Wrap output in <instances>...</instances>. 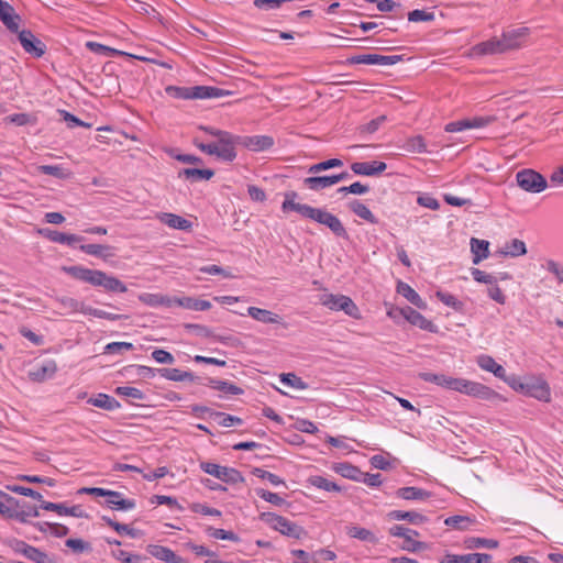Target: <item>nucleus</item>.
I'll return each instance as SVG.
<instances>
[{"label": "nucleus", "mask_w": 563, "mask_h": 563, "mask_svg": "<svg viewBox=\"0 0 563 563\" xmlns=\"http://www.w3.org/2000/svg\"><path fill=\"white\" fill-rule=\"evenodd\" d=\"M298 194L296 191H287L285 194V200L282 205L284 212L295 211L306 219H310L320 224L325 225L331 232L338 236L347 240L349 234L341 220L331 212L324 209L314 208L306 203L296 202Z\"/></svg>", "instance_id": "nucleus-1"}, {"label": "nucleus", "mask_w": 563, "mask_h": 563, "mask_svg": "<svg viewBox=\"0 0 563 563\" xmlns=\"http://www.w3.org/2000/svg\"><path fill=\"white\" fill-rule=\"evenodd\" d=\"M478 364L482 368L493 372L495 376L503 378L509 387H548V383L540 376L506 377L505 368L497 364L492 356L482 355L478 358Z\"/></svg>", "instance_id": "nucleus-2"}, {"label": "nucleus", "mask_w": 563, "mask_h": 563, "mask_svg": "<svg viewBox=\"0 0 563 563\" xmlns=\"http://www.w3.org/2000/svg\"><path fill=\"white\" fill-rule=\"evenodd\" d=\"M260 519L284 536L300 539L306 534L302 527L274 512H262Z\"/></svg>", "instance_id": "nucleus-3"}, {"label": "nucleus", "mask_w": 563, "mask_h": 563, "mask_svg": "<svg viewBox=\"0 0 563 563\" xmlns=\"http://www.w3.org/2000/svg\"><path fill=\"white\" fill-rule=\"evenodd\" d=\"M320 303L324 307L334 310V311H344L347 316L358 319L360 316V309L354 303V301L344 295H334V294H328L324 292L320 295Z\"/></svg>", "instance_id": "nucleus-4"}, {"label": "nucleus", "mask_w": 563, "mask_h": 563, "mask_svg": "<svg viewBox=\"0 0 563 563\" xmlns=\"http://www.w3.org/2000/svg\"><path fill=\"white\" fill-rule=\"evenodd\" d=\"M517 185L528 192L538 194L543 191L547 186V179L533 169H522L516 175Z\"/></svg>", "instance_id": "nucleus-5"}, {"label": "nucleus", "mask_w": 563, "mask_h": 563, "mask_svg": "<svg viewBox=\"0 0 563 563\" xmlns=\"http://www.w3.org/2000/svg\"><path fill=\"white\" fill-rule=\"evenodd\" d=\"M201 470L222 482L229 483V484H236L244 482V478L242 474L232 467L221 466L216 463L210 462H203L201 463Z\"/></svg>", "instance_id": "nucleus-6"}, {"label": "nucleus", "mask_w": 563, "mask_h": 563, "mask_svg": "<svg viewBox=\"0 0 563 563\" xmlns=\"http://www.w3.org/2000/svg\"><path fill=\"white\" fill-rule=\"evenodd\" d=\"M389 533L394 537H400L404 539V543L401 544L402 550L418 552L428 548L424 542L416 541L413 539V537L419 536L418 531L405 526L396 525L389 529Z\"/></svg>", "instance_id": "nucleus-7"}, {"label": "nucleus", "mask_w": 563, "mask_h": 563, "mask_svg": "<svg viewBox=\"0 0 563 563\" xmlns=\"http://www.w3.org/2000/svg\"><path fill=\"white\" fill-rule=\"evenodd\" d=\"M218 158L232 162L236 157L235 145L240 144V136H234L231 133H227V136L218 139Z\"/></svg>", "instance_id": "nucleus-8"}, {"label": "nucleus", "mask_w": 563, "mask_h": 563, "mask_svg": "<svg viewBox=\"0 0 563 563\" xmlns=\"http://www.w3.org/2000/svg\"><path fill=\"white\" fill-rule=\"evenodd\" d=\"M64 271L73 278L92 286H98V284H100V277L103 276L102 271L85 268L82 266L64 267Z\"/></svg>", "instance_id": "nucleus-9"}, {"label": "nucleus", "mask_w": 563, "mask_h": 563, "mask_svg": "<svg viewBox=\"0 0 563 563\" xmlns=\"http://www.w3.org/2000/svg\"><path fill=\"white\" fill-rule=\"evenodd\" d=\"M64 271L73 278L92 286H98V284H100V277L103 276L102 271L85 268L82 266L64 267Z\"/></svg>", "instance_id": "nucleus-10"}, {"label": "nucleus", "mask_w": 563, "mask_h": 563, "mask_svg": "<svg viewBox=\"0 0 563 563\" xmlns=\"http://www.w3.org/2000/svg\"><path fill=\"white\" fill-rule=\"evenodd\" d=\"M528 34V27H519L503 32L501 42L505 47V52L520 48Z\"/></svg>", "instance_id": "nucleus-11"}, {"label": "nucleus", "mask_w": 563, "mask_h": 563, "mask_svg": "<svg viewBox=\"0 0 563 563\" xmlns=\"http://www.w3.org/2000/svg\"><path fill=\"white\" fill-rule=\"evenodd\" d=\"M13 505L9 509V518H16L22 522H30L35 517V506L26 505L24 500L11 497Z\"/></svg>", "instance_id": "nucleus-12"}, {"label": "nucleus", "mask_w": 563, "mask_h": 563, "mask_svg": "<svg viewBox=\"0 0 563 563\" xmlns=\"http://www.w3.org/2000/svg\"><path fill=\"white\" fill-rule=\"evenodd\" d=\"M387 168L386 163L379 161L372 162H355L351 165V169L356 175L363 176H377L385 172Z\"/></svg>", "instance_id": "nucleus-13"}, {"label": "nucleus", "mask_w": 563, "mask_h": 563, "mask_svg": "<svg viewBox=\"0 0 563 563\" xmlns=\"http://www.w3.org/2000/svg\"><path fill=\"white\" fill-rule=\"evenodd\" d=\"M460 390L463 391V389ZM464 391L471 397L487 401L495 406L508 400L507 396L500 395L494 389H464Z\"/></svg>", "instance_id": "nucleus-14"}, {"label": "nucleus", "mask_w": 563, "mask_h": 563, "mask_svg": "<svg viewBox=\"0 0 563 563\" xmlns=\"http://www.w3.org/2000/svg\"><path fill=\"white\" fill-rule=\"evenodd\" d=\"M157 219L172 229L186 232H189L192 229V223L189 220L175 213L162 212L157 214Z\"/></svg>", "instance_id": "nucleus-15"}, {"label": "nucleus", "mask_w": 563, "mask_h": 563, "mask_svg": "<svg viewBox=\"0 0 563 563\" xmlns=\"http://www.w3.org/2000/svg\"><path fill=\"white\" fill-rule=\"evenodd\" d=\"M240 144L252 151H264L274 145V140L268 135L240 136Z\"/></svg>", "instance_id": "nucleus-16"}, {"label": "nucleus", "mask_w": 563, "mask_h": 563, "mask_svg": "<svg viewBox=\"0 0 563 563\" xmlns=\"http://www.w3.org/2000/svg\"><path fill=\"white\" fill-rule=\"evenodd\" d=\"M146 551L154 558L168 562V563H186L185 560L178 555H176L170 549L158 545V544H148Z\"/></svg>", "instance_id": "nucleus-17"}, {"label": "nucleus", "mask_w": 563, "mask_h": 563, "mask_svg": "<svg viewBox=\"0 0 563 563\" xmlns=\"http://www.w3.org/2000/svg\"><path fill=\"white\" fill-rule=\"evenodd\" d=\"M406 319L409 323L412 325L419 327L422 330L435 332V325L432 323V321L424 318L420 312L415 310L413 308L406 306L405 307Z\"/></svg>", "instance_id": "nucleus-18"}, {"label": "nucleus", "mask_w": 563, "mask_h": 563, "mask_svg": "<svg viewBox=\"0 0 563 563\" xmlns=\"http://www.w3.org/2000/svg\"><path fill=\"white\" fill-rule=\"evenodd\" d=\"M397 292L404 296L410 303L415 305L417 308H427V302L422 300L418 292L408 284L404 282H398Z\"/></svg>", "instance_id": "nucleus-19"}, {"label": "nucleus", "mask_w": 563, "mask_h": 563, "mask_svg": "<svg viewBox=\"0 0 563 563\" xmlns=\"http://www.w3.org/2000/svg\"><path fill=\"white\" fill-rule=\"evenodd\" d=\"M79 249L86 254L101 257L104 261L114 256V247L107 244H81Z\"/></svg>", "instance_id": "nucleus-20"}, {"label": "nucleus", "mask_w": 563, "mask_h": 563, "mask_svg": "<svg viewBox=\"0 0 563 563\" xmlns=\"http://www.w3.org/2000/svg\"><path fill=\"white\" fill-rule=\"evenodd\" d=\"M338 178L332 176H311L303 179V185L314 191L322 190L336 184Z\"/></svg>", "instance_id": "nucleus-21"}, {"label": "nucleus", "mask_w": 563, "mask_h": 563, "mask_svg": "<svg viewBox=\"0 0 563 563\" xmlns=\"http://www.w3.org/2000/svg\"><path fill=\"white\" fill-rule=\"evenodd\" d=\"M489 242L485 240H479L476 238L471 239V250L474 254L473 263L475 265L479 264L481 261L488 257L489 255Z\"/></svg>", "instance_id": "nucleus-22"}, {"label": "nucleus", "mask_w": 563, "mask_h": 563, "mask_svg": "<svg viewBox=\"0 0 563 563\" xmlns=\"http://www.w3.org/2000/svg\"><path fill=\"white\" fill-rule=\"evenodd\" d=\"M475 49L482 55L505 53L501 37H492L486 42H482L475 46Z\"/></svg>", "instance_id": "nucleus-23"}, {"label": "nucleus", "mask_w": 563, "mask_h": 563, "mask_svg": "<svg viewBox=\"0 0 563 563\" xmlns=\"http://www.w3.org/2000/svg\"><path fill=\"white\" fill-rule=\"evenodd\" d=\"M176 303L184 308L196 310V311H205L211 308V302L202 299H196L191 297L184 298H174L173 305Z\"/></svg>", "instance_id": "nucleus-24"}, {"label": "nucleus", "mask_w": 563, "mask_h": 563, "mask_svg": "<svg viewBox=\"0 0 563 563\" xmlns=\"http://www.w3.org/2000/svg\"><path fill=\"white\" fill-rule=\"evenodd\" d=\"M347 207L354 214H356L361 219H363L372 224L378 223V220L373 214V212L360 200L355 199V200L350 201Z\"/></svg>", "instance_id": "nucleus-25"}, {"label": "nucleus", "mask_w": 563, "mask_h": 563, "mask_svg": "<svg viewBox=\"0 0 563 563\" xmlns=\"http://www.w3.org/2000/svg\"><path fill=\"white\" fill-rule=\"evenodd\" d=\"M247 313L255 320L263 323H279L282 318L269 310L257 307L247 308Z\"/></svg>", "instance_id": "nucleus-26"}, {"label": "nucleus", "mask_w": 563, "mask_h": 563, "mask_svg": "<svg viewBox=\"0 0 563 563\" xmlns=\"http://www.w3.org/2000/svg\"><path fill=\"white\" fill-rule=\"evenodd\" d=\"M214 175L212 169L184 168L179 170L178 177L192 181L209 180Z\"/></svg>", "instance_id": "nucleus-27"}, {"label": "nucleus", "mask_w": 563, "mask_h": 563, "mask_svg": "<svg viewBox=\"0 0 563 563\" xmlns=\"http://www.w3.org/2000/svg\"><path fill=\"white\" fill-rule=\"evenodd\" d=\"M157 374L161 377H164L169 380L174 382H185L188 380L190 383H194L195 377L189 372H183L178 368H158Z\"/></svg>", "instance_id": "nucleus-28"}, {"label": "nucleus", "mask_w": 563, "mask_h": 563, "mask_svg": "<svg viewBox=\"0 0 563 563\" xmlns=\"http://www.w3.org/2000/svg\"><path fill=\"white\" fill-rule=\"evenodd\" d=\"M0 20L7 26V29L13 33L19 32V23L20 16L14 13V9L9 4L8 9L0 10Z\"/></svg>", "instance_id": "nucleus-29"}, {"label": "nucleus", "mask_w": 563, "mask_h": 563, "mask_svg": "<svg viewBox=\"0 0 563 563\" xmlns=\"http://www.w3.org/2000/svg\"><path fill=\"white\" fill-rule=\"evenodd\" d=\"M397 496L406 500H424L430 493L418 487H402L396 492Z\"/></svg>", "instance_id": "nucleus-30"}, {"label": "nucleus", "mask_w": 563, "mask_h": 563, "mask_svg": "<svg viewBox=\"0 0 563 563\" xmlns=\"http://www.w3.org/2000/svg\"><path fill=\"white\" fill-rule=\"evenodd\" d=\"M98 286L103 287L107 291L111 292H125L126 286L117 277L109 276L103 272V276L100 277V284Z\"/></svg>", "instance_id": "nucleus-31"}, {"label": "nucleus", "mask_w": 563, "mask_h": 563, "mask_svg": "<svg viewBox=\"0 0 563 563\" xmlns=\"http://www.w3.org/2000/svg\"><path fill=\"white\" fill-rule=\"evenodd\" d=\"M476 522L475 518L468 516H451L444 520V523L457 530H468Z\"/></svg>", "instance_id": "nucleus-32"}, {"label": "nucleus", "mask_w": 563, "mask_h": 563, "mask_svg": "<svg viewBox=\"0 0 563 563\" xmlns=\"http://www.w3.org/2000/svg\"><path fill=\"white\" fill-rule=\"evenodd\" d=\"M388 516L394 520H407L413 525H419L427 520V517L416 511L394 510Z\"/></svg>", "instance_id": "nucleus-33"}, {"label": "nucleus", "mask_w": 563, "mask_h": 563, "mask_svg": "<svg viewBox=\"0 0 563 563\" xmlns=\"http://www.w3.org/2000/svg\"><path fill=\"white\" fill-rule=\"evenodd\" d=\"M37 172L57 179H68L73 175L70 170L58 165H40Z\"/></svg>", "instance_id": "nucleus-34"}, {"label": "nucleus", "mask_w": 563, "mask_h": 563, "mask_svg": "<svg viewBox=\"0 0 563 563\" xmlns=\"http://www.w3.org/2000/svg\"><path fill=\"white\" fill-rule=\"evenodd\" d=\"M139 300L147 306L156 307V306H173L174 299L164 297L156 294H141L139 296Z\"/></svg>", "instance_id": "nucleus-35"}, {"label": "nucleus", "mask_w": 563, "mask_h": 563, "mask_svg": "<svg viewBox=\"0 0 563 563\" xmlns=\"http://www.w3.org/2000/svg\"><path fill=\"white\" fill-rule=\"evenodd\" d=\"M109 493L117 496V497H107V504L111 508L128 510V509H133L135 507L134 500L122 498V496L119 492L109 490Z\"/></svg>", "instance_id": "nucleus-36"}, {"label": "nucleus", "mask_w": 563, "mask_h": 563, "mask_svg": "<svg viewBox=\"0 0 563 563\" xmlns=\"http://www.w3.org/2000/svg\"><path fill=\"white\" fill-rule=\"evenodd\" d=\"M464 547L468 550L479 548L496 549L498 547V541L494 539L470 537L464 540Z\"/></svg>", "instance_id": "nucleus-37"}, {"label": "nucleus", "mask_w": 563, "mask_h": 563, "mask_svg": "<svg viewBox=\"0 0 563 563\" xmlns=\"http://www.w3.org/2000/svg\"><path fill=\"white\" fill-rule=\"evenodd\" d=\"M308 483L312 486L327 490V492H341L342 488L335 484L334 482L329 481L328 478L319 475L310 476L308 478Z\"/></svg>", "instance_id": "nucleus-38"}, {"label": "nucleus", "mask_w": 563, "mask_h": 563, "mask_svg": "<svg viewBox=\"0 0 563 563\" xmlns=\"http://www.w3.org/2000/svg\"><path fill=\"white\" fill-rule=\"evenodd\" d=\"M88 402L106 410H113L120 407V404L113 397L106 394H99L95 398H89Z\"/></svg>", "instance_id": "nucleus-39"}, {"label": "nucleus", "mask_w": 563, "mask_h": 563, "mask_svg": "<svg viewBox=\"0 0 563 563\" xmlns=\"http://www.w3.org/2000/svg\"><path fill=\"white\" fill-rule=\"evenodd\" d=\"M347 534L351 538H355V539H358L362 541H367L371 543H377V541H378L377 538L375 537V534L371 530L362 528V527H357V526L350 527L347 529Z\"/></svg>", "instance_id": "nucleus-40"}, {"label": "nucleus", "mask_w": 563, "mask_h": 563, "mask_svg": "<svg viewBox=\"0 0 563 563\" xmlns=\"http://www.w3.org/2000/svg\"><path fill=\"white\" fill-rule=\"evenodd\" d=\"M60 309L65 310L67 313L74 312H82L85 313L86 306L85 303L78 301L75 298L63 297L58 300Z\"/></svg>", "instance_id": "nucleus-41"}, {"label": "nucleus", "mask_w": 563, "mask_h": 563, "mask_svg": "<svg viewBox=\"0 0 563 563\" xmlns=\"http://www.w3.org/2000/svg\"><path fill=\"white\" fill-rule=\"evenodd\" d=\"M10 547L15 553L22 554L26 559L35 560V548L26 544L24 541L12 540Z\"/></svg>", "instance_id": "nucleus-42"}, {"label": "nucleus", "mask_w": 563, "mask_h": 563, "mask_svg": "<svg viewBox=\"0 0 563 563\" xmlns=\"http://www.w3.org/2000/svg\"><path fill=\"white\" fill-rule=\"evenodd\" d=\"M334 470L345 478L361 481L360 475H362V472L349 463H339Z\"/></svg>", "instance_id": "nucleus-43"}, {"label": "nucleus", "mask_w": 563, "mask_h": 563, "mask_svg": "<svg viewBox=\"0 0 563 563\" xmlns=\"http://www.w3.org/2000/svg\"><path fill=\"white\" fill-rule=\"evenodd\" d=\"M194 87L167 86L165 92L175 99H194Z\"/></svg>", "instance_id": "nucleus-44"}, {"label": "nucleus", "mask_w": 563, "mask_h": 563, "mask_svg": "<svg viewBox=\"0 0 563 563\" xmlns=\"http://www.w3.org/2000/svg\"><path fill=\"white\" fill-rule=\"evenodd\" d=\"M56 113L60 117V120L66 122L67 126L69 129H73L75 126H82L86 129H90L92 125L91 123H87L75 117L74 114L65 111V110H57Z\"/></svg>", "instance_id": "nucleus-45"}, {"label": "nucleus", "mask_w": 563, "mask_h": 563, "mask_svg": "<svg viewBox=\"0 0 563 563\" xmlns=\"http://www.w3.org/2000/svg\"><path fill=\"white\" fill-rule=\"evenodd\" d=\"M503 253L511 257H517L525 255L527 253V247L523 241L514 239L507 244L506 251Z\"/></svg>", "instance_id": "nucleus-46"}, {"label": "nucleus", "mask_w": 563, "mask_h": 563, "mask_svg": "<svg viewBox=\"0 0 563 563\" xmlns=\"http://www.w3.org/2000/svg\"><path fill=\"white\" fill-rule=\"evenodd\" d=\"M85 314H90V316H93L96 318L107 319V320H110V321H117V320L128 319L129 318L128 316L111 313V312H107L104 310L92 308V307H88V306H86Z\"/></svg>", "instance_id": "nucleus-47"}, {"label": "nucleus", "mask_w": 563, "mask_h": 563, "mask_svg": "<svg viewBox=\"0 0 563 563\" xmlns=\"http://www.w3.org/2000/svg\"><path fill=\"white\" fill-rule=\"evenodd\" d=\"M343 166V162L339 158H330L324 162H320L317 164H313L309 167L308 173L309 174H318L322 170H327L330 168L341 167Z\"/></svg>", "instance_id": "nucleus-48"}, {"label": "nucleus", "mask_w": 563, "mask_h": 563, "mask_svg": "<svg viewBox=\"0 0 563 563\" xmlns=\"http://www.w3.org/2000/svg\"><path fill=\"white\" fill-rule=\"evenodd\" d=\"M212 419L221 427H231L233 424H241L242 419L235 416L227 415L223 412L211 413Z\"/></svg>", "instance_id": "nucleus-49"}, {"label": "nucleus", "mask_w": 563, "mask_h": 563, "mask_svg": "<svg viewBox=\"0 0 563 563\" xmlns=\"http://www.w3.org/2000/svg\"><path fill=\"white\" fill-rule=\"evenodd\" d=\"M406 147L412 153H426L427 144L421 135H416L407 141Z\"/></svg>", "instance_id": "nucleus-50"}, {"label": "nucleus", "mask_w": 563, "mask_h": 563, "mask_svg": "<svg viewBox=\"0 0 563 563\" xmlns=\"http://www.w3.org/2000/svg\"><path fill=\"white\" fill-rule=\"evenodd\" d=\"M526 397H533L540 401L549 402L551 400L550 389H517Z\"/></svg>", "instance_id": "nucleus-51"}, {"label": "nucleus", "mask_w": 563, "mask_h": 563, "mask_svg": "<svg viewBox=\"0 0 563 563\" xmlns=\"http://www.w3.org/2000/svg\"><path fill=\"white\" fill-rule=\"evenodd\" d=\"M437 297L441 302L444 305L452 307L455 311H462L463 310V302L457 300L453 295L449 292H442L438 291Z\"/></svg>", "instance_id": "nucleus-52"}, {"label": "nucleus", "mask_w": 563, "mask_h": 563, "mask_svg": "<svg viewBox=\"0 0 563 563\" xmlns=\"http://www.w3.org/2000/svg\"><path fill=\"white\" fill-rule=\"evenodd\" d=\"M461 563H490L492 555L487 553H470L460 555Z\"/></svg>", "instance_id": "nucleus-53"}, {"label": "nucleus", "mask_w": 563, "mask_h": 563, "mask_svg": "<svg viewBox=\"0 0 563 563\" xmlns=\"http://www.w3.org/2000/svg\"><path fill=\"white\" fill-rule=\"evenodd\" d=\"M207 531L209 536L214 539L229 540L234 542L239 541V537L232 531H225L223 529H217L212 527H209Z\"/></svg>", "instance_id": "nucleus-54"}, {"label": "nucleus", "mask_w": 563, "mask_h": 563, "mask_svg": "<svg viewBox=\"0 0 563 563\" xmlns=\"http://www.w3.org/2000/svg\"><path fill=\"white\" fill-rule=\"evenodd\" d=\"M121 395L131 399V404L140 405L137 401H147L142 389H117Z\"/></svg>", "instance_id": "nucleus-55"}, {"label": "nucleus", "mask_w": 563, "mask_h": 563, "mask_svg": "<svg viewBox=\"0 0 563 563\" xmlns=\"http://www.w3.org/2000/svg\"><path fill=\"white\" fill-rule=\"evenodd\" d=\"M19 41L23 48L29 52H35V41L34 35L31 31H21L19 32Z\"/></svg>", "instance_id": "nucleus-56"}, {"label": "nucleus", "mask_w": 563, "mask_h": 563, "mask_svg": "<svg viewBox=\"0 0 563 563\" xmlns=\"http://www.w3.org/2000/svg\"><path fill=\"white\" fill-rule=\"evenodd\" d=\"M408 20L410 22H430L434 20V13L416 9L408 13Z\"/></svg>", "instance_id": "nucleus-57"}, {"label": "nucleus", "mask_w": 563, "mask_h": 563, "mask_svg": "<svg viewBox=\"0 0 563 563\" xmlns=\"http://www.w3.org/2000/svg\"><path fill=\"white\" fill-rule=\"evenodd\" d=\"M66 547L71 549L76 553L89 552L91 551L90 543L81 540V539H68L66 540Z\"/></svg>", "instance_id": "nucleus-58"}, {"label": "nucleus", "mask_w": 563, "mask_h": 563, "mask_svg": "<svg viewBox=\"0 0 563 563\" xmlns=\"http://www.w3.org/2000/svg\"><path fill=\"white\" fill-rule=\"evenodd\" d=\"M256 494L264 500H266L275 506L286 505V500L275 493H272V492H268L265 489H257Z\"/></svg>", "instance_id": "nucleus-59"}, {"label": "nucleus", "mask_w": 563, "mask_h": 563, "mask_svg": "<svg viewBox=\"0 0 563 563\" xmlns=\"http://www.w3.org/2000/svg\"><path fill=\"white\" fill-rule=\"evenodd\" d=\"M133 349V344L129 342H112L106 345L104 353L114 354L122 353L123 351H130Z\"/></svg>", "instance_id": "nucleus-60"}, {"label": "nucleus", "mask_w": 563, "mask_h": 563, "mask_svg": "<svg viewBox=\"0 0 563 563\" xmlns=\"http://www.w3.org/2000/svg\"><path fill=\"white\" fill-rule=\"evenodd\" d=\"M495 117H475L472 119H466L468 125L467 129H479L489 125L495 122Z\"/></svg>", "instance_id": "nucleus-61"}, {"label": "nucleus", "mask_w": 563, "mask_h": 563, "mask_svg": "<svg viewBox=\"0 0 563 563\" xmlns=\"http://www.w3.org/2000/svg\"><path fill=\"white\" fill-rule=\"evenodd\" d=\"M386 115H379L376 119L371 120L368 123L360 126L361 133H374L379 126L386 121Z\"/></svg>", "instance_id": "nucleus-62"}, {"label": "nucleus", "mask_w": 563, "mask_h": 563, "mask_svg": "<svg viewBox=\"0 0 563 563\" xmlns=\"http://www.w3.org/2000/svg\"><path fill=\"white\" fill-rule=\"evenodd\" d=\"M56 372V364L54 361L43 363L37 369V382L46 377H51Z\"/></svg>", "instance_id": "nucleus-63"}, {"label": "nucleus", "mask_w": 563, "mask_h": 563, "mask_svg": "<svg viewBox=\"0 0 563 563\" xmlns=\"http://www.w3.org/2000/svg\"><path fill=\"white\" fill-rule=\"evenodd\" d=\"M280 380L282 383L289 385L290 387H308L307 384L303 383L301 378L294 373L280 374Z\"/></svg>", "instance_id": "nucleus-64"}]
</instances>
